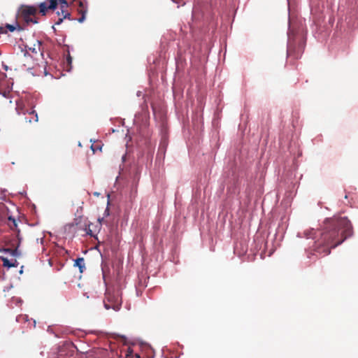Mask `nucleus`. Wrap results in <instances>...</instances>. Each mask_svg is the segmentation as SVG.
Masks as SVG:
<instances>
[{"instance_id":"1","label":"nucleus","mask_w":358,"mask_h":358,"mask_svg":"<svg viewBox=\"0 0 358 358\" xmlns=\"http://www.w3.org/2000/svg\"><path fill=\"white\" fill-rule=\"evenodd\" d=\"M352 234V227L346 217L327 218L320 231V238L315 241V250L319 254L329 255L332 248L341 244Z\"/></svg>"},{"instance_id":"2","label":"nucleus","mask_w":358,"mask_h":358,"mask_svg":"<svg viewBox=\"0 0 358 358\" xmlns=\"http://www.w3.org/2000/svg\"><path fill=\"white\" fill-rule=\"evenodd\" d=\"M59 4L62 10V17H60V14L58 12L59 18L56 21L55 24H60L64 19H70L71 14L67 10L68 3L66 0H48V2H42L38 5L39 13L42 15H45L48 10H55Z\"/></svg>"},{"instance_id":"3","label":"nucleus","mask_w":358,"mask_h":358,"mask_svg":"<svg viewBox=\"0 0 358 358\" xmlns=\"http://www.w3.org/2000/svg\"><path fill=\"white\" fill-rule=\"evenodd\" d=\"M305 41L301 36L289 34L287 44V55L293 59H299L303 52Z\"/></svg>"},{"instance_id":"4","label":"nucleus","mask_w":358,"mask_h":358,"mask_svg":"<svg viewBox=\"0 0 358 358\" xmlns=\"http://www.w3.org/2000/svg\"><path fill=\"white\" fill-rule=\"evenodd\" d=\"M105 308L117 311L122 305V299L118 292L107 290L103 301Z\"/></svg>"},{"instance_id":"5","label":"nucleus","mask_w":358,"mask_h":358,"mask_svg":"<svg viewBox=\"0 0 358 358\" xmlns=\"http://www.w3.org/2000/svg\"><path fill=\"white\" fill-rule=\"evenodd\" d=\"M37 13V8L32 6H23L21 8L20 15L23 20L27 23L36 24L38 20L36 15Z\"/></svg>"},{"instance_id":"6","label":"nucleus","mask_w":358,"mask_h":358,"mask_svg":"<svg viewBox=\"0 0 358 358\" xmlns=\"http://www.w3.org/2000/svg\"><path fill=\"white\" fill-rule=\"evenodd\" d=\"M78 12L80 17L78 19L79 22H83L85 19V15L87 12V3L85 1L78 0Z\"/></svg>"},{"instance_id":"7","label":"nucleus","mask_w":358,"mask_h":358,"mask_svg":"<svg viewBox=\"0 0 358 358\" xmlns=\"http://www.w3.org/2000/svg\"><path fill=\"white\" fill-rule=\"evenodd\" d=\"M16 237H17V246H16L15 248H14V249H13V248H5V249H3V251H5L6 252L9 253L10 255H11L13 257H19L20 255V252L18 250V247L20 246V244L21 241H22V238L20 236V230H17V234H16Z\"/></svg>"},{"instance_id":"8","label":"nucleus","mask_w":358,"mask_h":358,"mask_svg":"<svg viewBox=\"0 0 358 358\" xmlns=\"http://www.w3.org/2000/svg\"><path fill=\"white\" fill-rule=\"evenodd\" d=\"M26 48H27L29 51H31L33 54L36 55H39L41 57L43 56L42 43L39 41H36L32 47H29L28 45H26Z\"/></svg>"},{"instance_id":"9","label":"nucleus","mask_w":358,"mask_h":358,"mask_svg":"<svg viewBox=\"0 0 358 358\" xmlns=\"http://www.w3.org/2000/svg\"><path fill=\"white\" fill-rule=\"evenodd\" d=\"M38 115L35 110H31L27 113V115L25 117L26 122L29 123L37 122H38Z\"/></svg>"},{"instance_id":"10","label":"nucleus","mask_w":358,"mask_h":358,"mask_svg":"<svg viewBox=\"0 0 358 358\" xmlns=\"http://www.w3.org/2000/svg\"><path fill=\"white\" fill-rule=\"evenodd\" d=\"M0 259L3 262V266L5 267L11 268L17 266L18 264L15 259L14 260V262H10L6 257H0Z\"/></svg>"},{"instance_id":"11","label":"nucleus","mask_w":358,"mask_h":358,"mask_svg":"<svg viewBox=\"0 0 358 358\" xmlns=\"http://www.w3.org/2000/svg\"><path fill=\"white\" fill-rule=\"evenodd\" d=\"M74 266L78 267L80 273H83L85 269V259L83 257H79L75 261Z\"/></svg>"},{"instance_id":"12","label":"nucleus","mask_w":358,"mask_h":358,"mask_svg":"<svg viewBox=\"0 0 358 358\" xmlns=\"http://www.w3.org/2000/svg\"><path fill=\"white\" fill-rule=\"evenodd\" d=\"M8 224L12 229L17 228V226L16 220L10 216L8 217Z\"/></svg>"},{"instance_id":"13","label":"nucleus","mask_w":358,"mask_h":358,"mask_svg":"<svg viewBox=\"0 0 358 358\" xmlns=\"http://www.w3.org/2000/svg\"><path fill=\"white\" fill-rule=\"evenodd\" d=\"M6 28L8 29L10 31H13L15 29V27L11 24H7Z\"/></svg>"},{"instance_id":"14","label":"nucleus","mask_w":358,"mask_h":358,"mask_svg":"<svg viewBox=\"0 0 358 358\" xmlns=\"http://www.w3.org/2000/svg\"><path fill=\"white\" fill-rule=\"evenodd\" d=\"M66 62L69 64H71L72 62V58L69 54L68 55V56L66 57Z\"/></svg>"},{"instance_id":"15","label":"nucleus","mask_w":358,"mask_h":358,"mask_svg":"<svg viewBox=\"0 0 358 358\" xmlns=\"http://www.w3.org/2000/svg\"><path fill=\"white\" fill-rule=\"evenodd\" d=\"M36 241L38 242L39 241V238H37ZM40 242H41V244H43V238H40Z\"/></svg>"},{"instance_id":"16","label":"nucleus","mask_w":358,"mask_h":358,"mask_svg":"<svg viewBox=\"0 0 358 358\" xmlns=\"http://www.w3.org/2000/svg\"><path fill=\"white\" fill-rule=\"evenodd\" d=\"M105 213L108 215L109 214V209L107 208L105 210Z\"/></svg>"},{"instance_id":"17","label":"nucleus","mask_w":358,"mask_h":358,"mask_svg":"<svg viewBox=\"0 0 358 358\" xmlns=\"http://www.w3.org/2000/svg\"><path fill=\"white\" fill-rule=\"evenodd\" d=\"M1 33H6V31L3 30V27H0Z\"/></svg>"},{"instance_id":"18","label":"nucleus","mask_w":358,"mask_h":358,"mask_svg":"<svg viewBox=\"0 0 358 358\" xmlns=\"http://www.w3.org/2000/svg\"><path fill=\"white\" fill-rule=\"evenodd\" d=\"M87 234L90 235V236H92V231L90 229H89V231H87Z\"/></svg>"},{"instance_id":"19","label":"nucleus","mask_w":358,"mask_h":358,"mask_svg":"<svg viewBox=\"0 0 358 358\" xmlns=\"http://www.w3.org/2000/svg\"><path fill=\"white\" fill-rule=\"evenodd\" d=\"M103 220V218H101V219H99V222L101 223L102 221Z\"/></svg>"},{"instance_id":"20","label":"nucleus","mask_w":358,"mask_h":358,"mask_svg":"<svg viewBox=\"0 0 358 358\" xmlns=\"http://www.w3.org/2000/svg\"><path fill=\"white\" fill-rule=\"evenodd\" d=\"M173 1H175L176 3H179L178 0H173Z\"/></svg>"}]
</instances>
